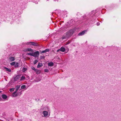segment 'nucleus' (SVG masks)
I'll return each mask as SVG.
<instances>
[{"instance_id": "nucleus-14", "label": "nucleus", "mask_w": 121, "mask_h": 121, "mask_svg": "<svg viewBox=\"0 0 121 121\" xmlns=\"http://www.w3.org/2000/svg\"><path fill=\"white\" fill-rule=\"evenodd\" d=\"M1 97L2 98L4 99H6L7 97V96L6 95L4 94L2 95H1Z\"/></svg>"}, {"instance_id": "nucleus-4", "label": "nucleus", "mask_w": 121, "mask_h": 121, "mask_svg": "<svg viewBox=\"0 0 121 121\" xmlns=\"http://www.w3.org/2000/svg\"><path fill=\"white\" fill-rule=\"evenodd\" d=\"M39 52L38 51H36L34 53H33L32 56L34 57H36L38 56L39 55Z\"/></svg>"}, {"instance_id": "nucleus-24", "label": "nucleus", "mask_w": 121, "mask_h": 121, "mask_svg": "<svg viewBox=\"0 0 121 121\" xmlns=\"http://www.w3.org/2000/svg\"><path fill=\"white\" fill-rule=\"evenodd\" d=\"M15 62H13L11 63H10V65H14V66L15 65Z\"/></svg>"}, {"instance_id": "nucleus-33", "label": "nucleus", "mask_w": 121, "mask_h": 121, "mask_svg": "<svg viewBox=\"0 0 121 121\" xmlns=\"http://www.w3.org/2000/svg\"><path fill=\"white\" fill-rule=\"evenodd\" d=\"M35 2L36 4H37L38 3V2H36V1H35V2Z\"/></svg>"}, {"instance_id": "nucleus-29", "label": "nucleus", "mask_w": 121, "mask_h": 121, "mask_svg": "<svg viewBox=\"0 0 121 121\" xmlns=\"http://www.w3.org/2000/svg\"><path fill=\"white\" fill-rule=\"evenodd\" d=\"M100 23L99 22H98L97 23L96 25L97 26H98L100 25Z\"/></svg>"}, {"instance_id": "nucleus-25", "label": "nucleus", "mask_w": 121, "mask_h": 121, "mask_svg": "<svg viewBox=\"0 0 121 121\" xmlns=\"http://www.w3.org/2000/svg\"><path fill=\"white\" fill-rule=\"evenodd\" d=\"M31 69H33V70H34L35 71V70H36V69H35V68L34 67H33V66H32V67H31Z\"/></svg>"}, {"instance_id": "nucleus-9", "label": "nucleus", "mask_w": 121, "mask_h": 121, "mask_svg": "<svg viewBox=\"0 0 121 121\" xmlns=\"http://www.w3.org/2000/svg\"><path fill=\"white\" fill-rule=\"evenodd\" d=\"M4 68L7 72H11V70L10 69L8 68L5 67H4Z\"/></svg>"}, {"instance_id": "nucleus-31", "label": "nucleus", "mask_w": 121, "mask_h": 121, "mask_svg": "<svg viewBox=\"0 0 121 121\" xmlns=\"http://www.w3.org/2000/svg\"><path fill=\"white\" fill-rule=\"evenodd\" d=\"M11 84V83L9 82L8 84L7 85V86H9Z\"/></svg>"}, {"instance_id": "nucleus-26", "label": "nucleus", "mask_w": 121, "mask_h": 121, "mask_svg": "<svg viewBox=\"0 0 121 121\" xmlns=\"http://www.w3.org/2000/svg\"><path fill=\"white\" fill-rule=\"evenodd\" d=\"M26 69H27L26 68H23L22 69V71L23 72H24L26 70Z\"/></svg>"}, {"instance_id": "nucleus-7", "label": "nucleus", "mask_w": 121, "mask_h": 121, "mask_svg": "<svg viewBox=\"0 0 121 121\" xmlns=\"http://www.w3.org/2000/svg\"><path fill=\"white\" fill-rule=\"evenodd\" d=\"M15 57H9L8 60L9 61H14L15 60Z\"/></svg>"}, {"instance_id": "nucleus-5", "label": "nucleus", "mask_w": 121, "mask_h": 121, "mask_svg": "<svg viewBox=\"0 0 121 121\" xmlns=\"http://www.w3.org/2000/svg\"><path fill=\"white\" fill-rule=\"evenodd\" d=\"M60 51L62 52H64L65 51V49L64 47H62L60 49L57 50V52H59Z\"/></svg>"}, {"instance_id": "nucleus-10", "label": "nucleus", "mask_w": 121, "mask_h": 121, "mask_svg": "<svg viewBox=\"0 0 121 121\" xmlns=\"http://www.w3.org/2000/svg\"><path fill=\"white\" fill-rule=\"evenodd\" d=\"M17 91H15L13 94L12 96L13 97H15L17 95H19V94L18 93H17Z\"/></svg>"}, {"instance_id": "nucleus-17", "label": "nucleus", "mask_w": 121, "mask_h": 121, "mask_svg": "<svg viewBox=\"0 0 121 121\" xmlns=\"http://www.w3.org/2000/svg\"><path fill=\"white\" fill-rule=\"evenodd\" d=\"M54 64L52 62L49 63L48 64V65L49 66H52Z\"/></svg>"}, {"instance_id": "nucleus-18", "label": "nucleus", "mask_w": 121, "mask_h": 121, "mask_svg": "<svg viewBox=\"0 0 121 121\" xmlns=\"http://www.w3.org/2000/svg\"><path fill=\"white\" fill-rule=\"evenodd\" d=\"M49 51V49H47L44 50L42 51L41 52L42 53H43L48 52Z\"/></svg>"}, {"instance_id": "nucleus-1", "label": "nucleus", "mask_w": 121, "mask_h": 121, "mask_svg": "<svg viewBox=\"0 0 121 121\" xmlns=\"http://www.w3.org/2000/svg\"><path fill=\"white\" fill-rule=\"evenodd\" d=\"M74 29L70 30L68 31L66 33L65 35L62 38L63 39H66L71 36L74 33Z\"/></svg>"}, {"instance_id": "nucleus-28", "label": "nucleus", "mask_w": 121, "mask_h": 121, "mask_svg": "<svg viewBox=\"0 0 121 121\" xmlns=\"http://www.w3.org/2000/svg\"><path fill=\"white\" fill-rule=\"evenodd\" d=\"M48 71V69H46L44 70V71L45 72H47Z\"/></svg>"}, {"instance_id": "nucleus-8", "label": "nucleus", "mask_w": 121, "mask_h": 121, "mask_svg": "<svg viewBox=\"0 0 121 121\" xmlns=\"http://www.w3.org/2000/svg\"><path fill=\"white\" fill-rule=\"evenodd\" d=\"M44 111H46V112H50V110L49 108L47 107H44L43 108Z\"/></svg>"}, {"instance_id": "nucleus-23", "label": "nucleus", "mask_w": 121, "mask_h": 121, "mask_svg": "<svg viewBox=\"0 0 121 121\" xmlns=\"http://www.w3.org/2000/svg\"><path fill=\"white\" fill-rule=\"evenodd\" d=\"M38 62V60H35V61L33 62V64H35L36 63Z\"/></svg>"}, {"instance_id": "nucleus-27", "label": "nucleus", "mask_w": 121, "mask_h": 121, "mask_svg": "<svg viewBox=\"0 0 121 121\" xmlns=\"http://www.w3.org/2000/svg\"><path fill=\"white\" fill-rule=\"evenodd\" d=\"M33 53H28L27 54L28 55H30V56H32Z\"/></svg>"}, {"instance_id": "nucleus-21", "label": "nucleus", "mask_w": 121, "mask_h": 121, "mask_svg": "<svg viewBox=\"0 0 121 121\" xmlns=\"http://www.w3.org/2000/svg\"><path fill=\"white\" fill-rule=\"evenodd\" d=\"M19 66L18 63L15 62V64L14 65V66L16 67H17Z\"/></svg>"}, {"instance_id": "nucleus-19", "label": "nucleus", "mask_w": 121, "mask_h": 121, "mask_svg": "<svg viewBox=\"0 0 121 121\" xmlns=\"http://www.w3.org/2000/svg\"><path fill=\"white\" fill-rule=\"evenodd\" d=\"M20 85H18L16 86V91H17L20 88Z\"/></svg>"}, {"instance_id": "nucleus-3", "label": "nucleus", "mask_w": 121, "mask_h": 121, "mask_svg": "<svg viewBox=\"0 0 121 121\" xmlns=\"http://www.w3.org/2000/svg\"><path fill=\"white\" fill-rule=\"evenodd\" d=\"M27 45H32L35 46H38V44L36 43L32 42H29L26 43Z\"/></svg>"}, {"instance_id": "nucleus-20", "label": "nucleus", "mask_w": 121, "mask_h": 121, "mask_svg": "<svg viewBox=\"0 0 121 121\" xmlns=\"http://www.w3.org/2000/svg\"><path fill=\"white\" fill-rule=\"evenodd\" d=\"M35 72L37 74H39L41 72L40 70L37 69H36V70H35Z\"/></svg>"}, {"instance_id": "nucleus-32", "label": "nucleus", "mask_w": 121, "mask_h": 121, "mask_svg": "<svg viewBox=\"0 0 121 121\" xmlns=\"http://www.w3.org/2000/svg\"><path fill=\"white\" fill-rule=\"evenodd\" d=\"M2 100V99L1 98V97H0V101H1Z\"/></svg>"}, {"instance_id": "nucleus-2", "label": "nucleus", "mask_w": 121, "mask_h": 121, "mask_svg": "<svg viewBox=\"0 0 121 121\" xmlns=\"http://www.w3.org/2000/svg\"><path fill=\"white\" fill-rule=\"evenodd\" d=\"M50 113V112H46V111H43L42 112V114L43 115V117H47L48 116V113Z\"/></svg>"}, {"instance_id": "nucleus-22", "label": "nucleus", "mask_w": 121, "mask_h": 121, "mask_svg": "<svg viewBox=\"0 0 121 121\" xmlns=\"http://www.w3.org/2000/svg\"><path fill=\"white\" fill-rule=\"evenodd\" d=\"M15 88H13L10 89L9 90V91L10 92H12L13 91H14L15 90Z\"/></svg>"}, {"instance_id": "nucleus-12", "label": "nucleus", "mask_w": 121, "mask_h": 121, "mask_svg": "<svg viewBox=\"0 0 121 121\" xmlns=\"http://www.w3.org/2000/svg\"><path fill=\"white\" fill-rule=\"evenodd\" d=\"M25 79V77L23 75L22 77H20V80L21 81H23Z\"/></svg>"}, {"instance_id": "nucleus-15", "label": "nucleus", "mask_w": 121, "mask_h": 121, "mask_svg": "<svg viewBox=\"0 0 121 121\" xmlns=\"http://www.w3.org/2000/svg\"><path fill=\"white\" fill-rule=\"evenodd\" d=\"M25 51H29L33 52V50L31 48H27L25 50Z\"/></svg>"}, {"instance_id": "nucleus-6", "label": "nucleus", "mask_w": 121, "mask_h": 121, "mask_svg": "<svg viewBox=\"0 0 121 121\" xmlns=\"http://www.w3.org/2000/svg\"><path fill=\"white\" fill-rule=\"evenodd\" d=\"M20 76L19 75H18L16 76L14 78V80L15 81H17L20 80Z\"/></svg>"}, {"instance_id": "nucleus-16", "label": "nucleus", "mask_w": 121, "mask_h": 121, "mask_svg": "<svg viewBox=\"0 0 121 121\" xmlns=\"http://www.w3.org/2000/svg\"><path fill=\"white\" fill-rule=\"evenodd\" d=\"M43 65L42 63H39L37 66V67L38 68H39L40 67H41L43 66Z\"/></svg>"}, {"instance_id": "nucleus-13", "label": "nucleus", "mask_w": 121, "mask_h": 121, "mask_svg": "<svg viewBox=\"0 0 121 121\" xmlns=\"http://www.w3.org/2000/svg\"><path fill=\"white\" fill-rule=\"evenodd\" d=\"M28 87V86H26L25 85H23L21 86V88L22 89H26Z\"/></svg>"}, {"instance_id": "nucleus-30", "label": "nucleus", "mask_w": 121, "mask_h": 121, "mask_svg": "<svg viewBox=\"0 0 121 121\" xmlns=\"http://www.w3.org/2000/svg\"><path fill=\"white\" fill-rule=\"evenodd\" d=\"M17 93H18L19 94V95H21V92H17Z\"/></svg>"}, {"instance_id": "nucleus-11", "label": "nucleus", "mask_w": 121, "mask_h": 121, "mask_svg": "<svg viewBox=\"0 0 121 121\" xmlns=\"http://www.w3.org/2000/svg\"><path fill=\"white\" fill-rule=\"evenodd\" d=\"M86 31V30H84L83 31L79 33L78 34V35L79 36H81L82 35L84 34L85 33V32Z\"/></svg>"}]
</instances>
